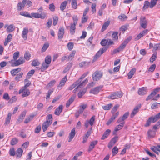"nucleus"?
<instances>
[{"label":"nucleus","mask_w":160,"mask_h":160,"mask_svg":"<svg viewBox=\"0 0 160 160\" xmlns=\"http://www.w3.org/2000/svg\"><path fill=\"white\" fill-rule=\"evenodd\" d=\"M26 0H23L22 2H18L17 5V9L19 11H21L22 8H24L26 4Z\"/></svg>","instance_id":"2eb2a0df"},{"label":"nucleus","mask_w":160,"mask_h":160,"mask_svg":"<svg viewBox=\"0 0 160 160\" xmlns=\"http://www.w3.org/2000/svg\"><path fill=\"white\" fill-rule=\"evenodd\" d=\"M64 29L63 28H59L58 34V38L59 39H61L63 38V36L64 33Z\"/></svg>","instance_id":"393cba45"},{"label":"nucleus","mask_w":160,"mask_h":160,"mask_svg":"<svg viewBox=\"0 0 160 160\" xmlns=\"http://www.w3.org/2000/svg\"><path fill=\"white\" fill-rule=\"evenodd\" d=\"M26 114V112H23L20 115L18 118L17 120V122H20L21 121V120L23 119L24 117H25Z\"/></svg>","instance_id":"4c0bfd02"},{"label":"nucleus","mask_w":160,"mask_h":160,"mask_svg":"<svg viewBox=\"0 0 160 160\" xmlns=\"http://www.w3.org/2000/svg\"><path fill=\"white\" fill-rule=\"evenodd\" d=\"M23 152V151L22 149L21 148H18L16 153V157L18 158L21 157L22 155Z\"/></svg>","instance_id":"c756f323"},{"label":"nucleus","mask_w":160,"mask_h":160,"mask_svg":"<svg viewBox=\"0 0 160 160\" xmlns=\"http://www.w3.org/2000/svg\"><path fill=\"white\" fill-rule=\"evenodd\" d=\"M88 107V105L87 104H83L80 105L79 107V111H78V113L79 114L82 113L84 111V110L85 109Z\"/></svg>","instance_id":"bb28decb"},{"label":"nucleus","mask_w":160,"mask_h":160,"mask_svg":"<svg viewBox=\"0 0 160 160\" xmlns=\"http://www.w3.org/2000/svg\"><path fill=\"white\" fill-rule=\"evenodd\" d=\"M11 116L12 114L11 112H9L6 118V120L5 124H9L10 123L11 119Z\"/></svg>","instance_id":"49530a36"},{"label":"nucleus","mask_w":160,"mask_h":160,"mask_svg":"<svg viewBox=\"0 0 160 160\" xmlns=\"http://www.w3.org/2000/svg\"><path fill=\"white\" fill-rule=\"evenodd\" d=\"M136 72V69L134 68H132L128 74V79H131Z\"/></svg>","instance_id":"c85d7f7f"},{"label":"nucleus","mask_w":160,"mask_h":160,"mask_svg":"<svg viewBox=\"0 0 160 160\" xmlns=\"http://www.w3.org/2000/svg\"><path fill=\"white\" fill-rule=\"evenodd\" d=\"M148 29H145L141 31L135 38V41H137L140 39L142 37L146 35L148 33Z\"/></svg>","instance_id":"4468645a"},{"label":"nucleus","mask_w":160,"mask_h":160,"mask_svg":"<svg viewBox=\"0 0 160 160\" xmlns=\"http://www.w3.org/2000/svg\"><path fill=\"white\" fill-rule=\"evenodd\" d=\"M20 15L24 16L25 17L29 18L31 17V16H30V14L28 12H24L22 11L21 12H20L19 13Z\"/></svg>","instance_id":"09e8293b"},{"label":"nucleus","mask_w":160,"mask_h":160,"mask_svg":"<svg viewBox=\"0 0 160 160\" xmlns=\"http://www.w3.org/2000/svg\"><path fill=\"white\" fill-rule=\"evenodd\" d=\"M95 115H93L90 118V120H86L84 122V126L86 128H88L89 125L91 126L93 125L95 123Z\"/></svg>","instance_id":"0eeeda50"},{"label":"nucleus","mask_w":160,"mask_h":160,"mask_svg":"<svg viewBox=\"0 0 160 160\" xmlns=\"http://www.w3.org/2000/svg\"><path fill=\"white\" fill-rule=\"evenodd\" d=\"M12 39V36L11 34H9L8 35L6 38L5 39V42H4V45L5 46H6L8 43L10 42Z\"/></svg>","instance_id":"a878e982"},{"label":"nucleus","mask_w":160,"mask_h":160,"mask_svg":"<svg viewBox=\"0 0 160 160\" xmlns=\"http://www.w3.org/2000/svg\"><path fill=\"white\" fill-rule=\"evenodd\" d=\"M75 97L74 96H72L67 101L66 103V107L68 108L69 107L70 105L74 101Z\"/></svg>","instance_id":"7c9ffc66"},{"label":"nucleus","mask_w":160,"mask_h":160,"mask_svg":"<svg viewBox=\"0 0 160 160\" xmlns=\"http://www.w3.org/2000/svg\"><path fill=\"white\" fill-rule=\"evenodd\" d=\"M110 132L111 130L110 129L107 130L102 135L101 138V139L102 140H104L105 138H106L109 135Z\"/></svg>","instance_id":"72a5a7b5"},{"label":"nucleus","mask_w":160,"mask_h":160,"mask_svg":"<svg viewBox=\"0 0 160 160\" xmlns=\"http://www.w3.org/2000/svg\"><path fill=\"white\" fill-rule=\"evenodd\" d=\"M151 149L157 154L158 155V146H152L151 147Z\"/></svg>","instance_id":"4d7b16f0"},{"label":"nucleus","mask_w":160,"mask_h":160,"mask_svg":"<svg viewBox=\"0 0 160 160\" xmlns=\"http://www.w3.org/2000/svg\"><path fill=\"white\" fill-rule=\"evenodd\" d=\"M67 4V1L63 2L61 4L60 6V10L63 11L65 8Z\"/></svg>","instance_id":"37998d69"},{"label":"nucleus","mask_w":160,"mask_h":160,"mask_svg":"<svg viewBox=\"0 0 160 160\" xmlns=\"http://www.w3.org/2000/svg\"><path fill=\"white\" fill-rule=\"evenodd\" d=\"M90 63V62L84 61L79 63V65L80 68L88 66Z\"/></svg>","instance_id":"ea45409f"},{"label":"nucleus","mask_w":160,"mask_h":160,"mask_svg":"<svg viewBox=\"0 0 160 160\" xmlns=\"http://www.w3.org/2000/svg\"><path fill=\"white\" fill-rule=\"evenodd\" d=\"M118 149L116 146L114 147L112 150V153L113 156H115L118 152Z\"/></svg>","instance_id":"13d9d810"},{"label":"nucleus","mask_w":160,"mask_h":160,"mask_svg":"<svg viewBox=\"0 0 160 160\" xmlns=\"http://www.w3.org/2000/svg\"><path fill=\"white\" fill-rule=\"evenodd\" d=\"M124 126V123H120L119 125H117L115 128L114 131L113 132V134L115 135L117 134V132L119 130L121 129Z\"/></svg>","instance_id":"412c9836"},{"label":"nucleus","mask_w":160,"mask_h":160,"mask_svg":"<svg viewBox=\"0 0 160 160\" xmlns=\"http://www.w3.org/2000/svg\"><path fill=\"white\" fill-rule=\"evenodd\" d=\"M98 142L97 141H93L90 143V145L89 147L88 151V152H91L94 148L95 146L98 143Z\"/></svg>","instance_id":"4be33fe9"},{"label":"nucleus","mask_w":160,"mask_h":160,"mask_svg":"<svg viewBox=\"0 0 160 160\" xmlns=\"http://www.w3.org/2000/svg\"><path fill=\"white\" fill-rule=\"evenodd\" d=\"M40 64V63L37 60H34L32 61L31 65L33 66H38Z\"/></svg>","instance_id":"052dcab7"},{"label":"nucleus","mask_w":160,"mask_h":160,"mask_svg":"<svg viewBox=\"0 0 160 160\" xmlns=\"http://www.w3.org/2000/svg\"><path fill=\"white\" fill-rule=\"evenodd\" d=\"M31 56V54L29 51H26L24 54V59L27 61H28L30 59Z\"/></svg>","instance_id":"f704fd0d"},{"label":"nucleus","mask_w":160,"mask_h":160,"mask_svg":"<svg viewBox=\"0 0 160 160\" xmlns=\"http://www.w3.org/2000/svg\"><path fill=\"white\" fill-rule=\"evenodd\" d=\"M74 47V43L73 42H70L67 44V47L69 51H71Z\"/></svg>","instance_id":"5fc2aeb1"},{"label":"nucleus","mask_w":160,"mask_h":160,"mask_svg":"<svg viewBox=\"0 0 160 160\" xmlns=\"http://www.w3.org/2000/svg\"><path fill=\"white\" fill-rule=\"evenodd\" d=\"M141 106H138L135 107L130 114V117L133 118L134 116L138 112L139 109L140 108Z\"/></svg>","instance_id":"dca6fc26"},{"label":"nucleus","mask_w":160,"mask_h":160,"mask_svg":"<svg viewBox=\"0 0 160 160\" xmlns=\"http://www.w3.org/2000/svg\"><path fill=\"white\" fill-rule=\"evenodd\" d=\"M93 39V37H90L87 40L86 42V44L87 45H90L92 43Z\"/></svg>","instance_id":"680f3d73"},{"label":"nucleus","mask_w":160,"mask_h":160,"mask_svg":"<svg viewBox=\"0 0 160 160\" xmlns=\"http://www.w3.org/2000/svg\"><path fill=\"white\" fill-rule=\"evenodd\" d=\"M35 72V70L33 69L29 71L27 74V78H29L32 76Z\"/></svg>","instance_id":"bf43d9fd"},{"label":"nucleus","mask_w":160,"mask_h":160,"mask_svg":"<svg viewBox=\"0 0 160 160\" xmlns=\"http://www.w3.org/2000/svg\"><path fill=\"white\" fill-rule=\"evenodd\" d=\"M18 141V140L16 138H13L12 139L10 142L11 145L13 146L16 144Z\"/></svg>","instance_id":"0e129e2a"},{"label":"nucleus","mask_w":160,"mask_h":160,"mask_svg":"<svg viewBox=\"0 0 160 160\" xmlns=\"http://www.w3.org/2000/svg\"><path fill=\"white\" fill-rule=\"evenodd\" d=\"M75 134V128H74L71 130V132L69 134L68 141L69 142H70L72 141V139L74 137Z\"/></svg>","instance_id":"a211bd4d"},{"label":"nucleus","mask_w":160,"mask_h":160,"mask_svg":"<svg viewBox=\"0 0 160 160\" xmlns=\"http://www.w3.org/2000/svg\"><path fill=\"white\" fill-rule=\"evenodd\" d=\"M49 65L44 62L42 63L41 67V70L42 72L46 70L49 66Z\"/></svg>","instance_id":"58836bf2"},{"label":"nucleus","mask_w":160,"mask_h":160,"mask_svg":"<svg viewBox=\"0 0 160 160\" xmlns=\"http://www.w3.org/2000/svg\"><path fill=\"white\" fill-rule=\"evenodd\" d=\"M127 18V17L124 14H121L118 16V19L121 20H124Z\"/></svg>","instance_id":"774afa93"},{"label":"nucleus","mask_w":160,"mask_h":160,"mask_svg":"<svg viewBox=\"0 0 160 160\" xmlns=\"http://www.w3.org/2000/svg\"><path fill=\"white\" fill-rule=\"evenodd\" d=\"M20 56V52L19 51L15 52L13 55V58L14 61L17 60Z\"/></svg>","instance_id":"864d4df0"},{"label":"nucleus","mask_w":160,"mask_h":160,"mask_svg":"<svg viewBox=\"0 0 160 160\" xmlns=\"http://www.w3.org/2000/svg\"><path fill=\"white\" fill-rule=\"evenodd\" d=\"M30 16H31V17H30V18H34L43 19L46 17V14L44 12L42 13L41 14L37 13H32L31 15H30Z\"/></svg>","instance_id":"1a4fd4ad"},{"label":"nucleus","mask_w":160,"mask_h":160,"mask_svg":"<svg viewBox=\"0 0 160 160\" xmlns=\"http://www.w3.org/2000/svg\"><path fill=\"white\" fill-rule=\"evenodd\" d=\"M118 32H113L112 35V40L114 41H118Z\"/></svg>","instance_id":"473e14b6"},{"label":"nucleus","mask_w":160,"mask_h":160,"mask_svg":"<svg viewBox=\"0 0 160 160\" xmlns=\"http://www.w3.org/2000/svg\"><path fill=\"white\" fill-rule=\"evenodd\" d=\"M123 96V93L121 92H116L112 93L109 95L108 98L109 99H118L120 98Z\"/></svg>","instance_id":"423d86ee"},{"label":"nucleus","mask_w":160,"mask_h":160,"mask_svg":"<svg viewBox=\"0 0 160 160\" xmlns=\"http://www.w3.org/2000/svg\"><path fill=\"white\" fill-rule=\"evenodd\" d=\"M34 115H30L29 117L27 118L24 122L25 123L27 124L34 117Z\"/></svg>","instance_id":"603ef678"},{"label":"nucleus","mask_w":160,"mask_h":160,"mask_svg":"<svg viewBox=\"0 0 160 160\" xmlns=\"http://www.w3.org/2000/svg\"><path fill=\"white\" fill-rule=\"evenodd\" d=\"M128 25H124L122 26L120 28V30L122 32H125L127 29L128 27Z\"/></svg>","instance_id":"69168bd1"},{"label":"nucleus","mask_w":160,"mask_h":160,"mask_svg":"<svg viewBox=\"0 0 160 160\" xmlns=\"http://www.w3.org/2000/svg\"><path fill=\"white\" fill-rule=\"evenodd\" d=\"M53 118L51 114L48 115L46 117V120L43 122L42 124V130L43 132L47 130L48 128L52 124Z\"/></svg>","instance_id":"f03ea898"},{"label":"nucleus","mask_w":160,"mask_h":160,"mask_svg":"<svg viewBox=\"0 0 160 160\" xmlns=\"http://www.w3.org/2000/svg\"><path fill=\"white\" fill-rule=\"evenodd\" d=\"M25 62V60L23 57H21L18 60L15 61L12 60L9 61L12 67L17 66L23 64Z\"/></svg>","instance_id":"20e7f679"},{"label":"nucleus","mask_w":160,"mask_h":160,"mask_svg":"<svg viewBox=\"0 0 160 160\" xmlns=\"http://www.w3.org/2000/svg\"><path fill=\"white\" fill-rule=\"evenodd\" d=\"M18 93L19 94L22 93V97H25L29 96L30 95V92L28 89L22 87L19 91Z\"/></svg>","instance_id":"6e6552de"},{"label":"nucleus","mask_w":160,"mask_h":160,"mask_svg":"<svg viewBox=\"0 0 160 160\" xmlns=\"http://www.w3.org/2000/svg\"><path fill=\"white\" fill-rule=\"evenodd\" d=\"M140 24L141 26L143 29H145L147 26V21L145 17H141L140 19Z\"/></svg>","instance_id":"ddd939ff"},{"label":"nucleus","mask_w":160,"mask_h":160,"mask_svg":"<svg viewBox=\"0 0 160 160\" xmlns=\"http://www.w3.org/2000/svg\"><path fill=\"white\" fill-rule=\"evenodd\" d=\"M157 57V53L156 52L154 53L150 59V62L151 63H152L155 61Z\"/></svg>","instance_id":"79ce46f5"},{"label":"nucleus","mask_w":160,"mask_h":160,"mask_svg":"<svg viewBox=\"0 0 160 160\" xmlns=\"http://www.w3.org/2000/svg\"><path fill=\"white\" fill-rule=\"evenodd\" d=\"M63 108V106L62 105H60L57 108L54 112V114L56 115L59 116L62 111Z\"/></svg>","instance_id":"f3484780"},{"label":"nucleus","mask_w":160,"mask_h":160,"mask_svg":"<svg viewBox=\"0 0 160 160\" xmlns=\"http://www.w3.org/2000/svg\"><path fill=\"white\" fill-rule=\"evenodd\" d=\"M103 88V86H100L95 87L92 89L90 91V93L94 94H97Z\"/></svg>","instance_id":"f8f14e48"},{"label":"nucleus","mask_w":160,"mask_h":160,"mask_svg":"<svg viewBox=\"0 0 160 160\" xmlns=\"http://www.w3.org/2000/svg\"><path fill=\"white\" fill-rule=\"evenodd\" d=\"M51 62V57L50 55L47 56L45 59V62L46 63L49 65Z\"/></svg>","instance_id":"de8ad7c7"},{"label":"nucleus","mask_w":160,"mask_h":160,"mask_svg":"<svg viewBox=\"0 0 160 160\" xmlns=\"http://www.w3.org/2000/svg\"><path fill=\"white\" fill-rule=\"evenodd\" d=\"M103 76V73L101 71H96L92 74L93 81H97L100 79Z\"/></svg>","instance_id":"39448f33"},{"label":"nucleus","mask_w":160,"mask_h":160,"mask_svg":"<svg viewBox=\"0 0 160 160\" xmlns=\"http://www.w3.org/2000/svg\"><path fill=\"white\" fill-rule=\"evenodd\" d=\"M76 24L71 23L70 26V32L71 34L73 35L75 32Z\"/></svg>","instance_id":"2f4dec72"},{"label":"nucleus","mask_w":160,"mask_h":160,"mask_svg":"<svg viewBox=\"0 0 160 160\" xmlns=\"http://www.w3.org/2000/svg\"><path fill=\"white\" fill-rule=\"evenodd\" d=\"M71 5L72 7L74 9H77V0H72L71 2Z\"/></svg>","instance_id":"6e6d98bb"},{"label":"nucleus","mask_w":160,"mask_h":160,"mask_svg":"<svg viewBox=\"0 0 160 160\" xmlns=\"http://www.w3.org/2000/svg\"><path fill=\"white\" fill-rule=\"evenodd\" d=\"M126 45L123 42L119 47L118 49H115V52H118L119 51L122 50L123 49L125 48Z\"/></svg>","instance_id":"a19ab883"},{"label":"nucleus","mask_w":160,"mask_h":160,"mask_svg":"<svg viewBox=\"0 0 160 160\" xmlns=\"http://www.w3.org/2000/svg\"><path fill=\"white\" fill-rule=\"evenodd\" d=\"M147 90L146 87L140 88L138 91V93L140 95H143L147 93Z\"/></svg>","instance_id":"aec40b11"},{"label":"nucleus","mask_w":160,"mask_h":160,"mask_svg":"<svg viewBox=\"0 0 160 160\" xmlns=\"http://www.w3.org/2000/svg\"><path fill=\"white\" fill-rule=\"evenodd\" d=\"M160 118V112L153 117H150L147 120L146 123L145 124V127L149 126L151 122H155Z\"/></svg>","instance_id":"7ed1b4c3"},{"label":"nucleus","mask_w":160,"mask_h":160,"mask_svg":"<svg viewBox=\"0 0 160 160\" xmlns=\"http://www.w3.org/2000/svg\"><path fill=\"white\" fill-rule=\"evenodd\" d=\"M10 155L11 156H14L16 155L15 149L14 148H11L9 151Z\"/></svg>","instance_id":"e2e57ef3"},{"label":"nucleus","mask_w":160,"mask_h":160,"mask_svg":"<svg viewBox=\"0 0 160 160\" xmlns=\"http://www.w3.org/2000/svg\"><path fill=\"white\" fill-rule=\"evenodd\" d=\"M4 27L5 28L7 27L6 31L8 32H12L15 30V28L13 24H10L8 26L6 24L5 25Z\"/></svg>","instance_id":"b1692460"},{"label":"nucleus","mask_w":160,"mask_h":160,"mask_svg":"<svg viewBox=\"0 0 160 160\" xmlns=\"http://www.w3.org/2000/svg\"><path fill=\"white\" fill-rule=\"evenodd\" d=\"M28 32V29L27 28H23L22 31V35L23 39L26 40L27 39V35Z\"/></svg>","instance_id":"5701e85b"},{"label":"nucleus","mask_w":160,"mask_h":160,"mask_svg":"<svg viewBox=\"0 0 160 160\" xmlns=\"http://www.w3.org/2000/svg\"><path fill=\"white\" fill-rule=\"evenodd\" d=\"M21 70L20 68L12 69L11 71V73L13 76H15L18 72Z\"/></svg>","instance_id":"e433bc0d"},{"label":"nucleus","mask_w":160,"mask_h":160,"mask_svg":"<svg viewBox=\"0 0 160 160\" xmlns=\"http://www.w3.org/2000/svg\"><path fill=\"white\" fill-rule=\"evenodd\" d=\"M88 82L87 79H85L84 81L80 83L79 80H77L73 84L70 86L68 88V90H72L76 87L74 89L73 91V92L75 93L76 92L79 88H80L81 86H84L85 84Z\"/></svg>","instance_id":"f257e3e1"},{"label":"nucleus","mask_w":160,"mask_h":160,"mask_svg":"<svg viewBox=\"0 0 160 160\" xmlns=\"http://www.w3.org/2000/svg\"><path fill=\"white\" fill-rule=\"evenodd\" d=\"M76 51L75 50H74L72 51V52L69 54V56L68 58V60H72L74 56L76 53Z\"/></svg>","instance_id":"a18cd8bd"},{"label":"nucleus","mask_w":160,"mask_h":160,"mask_svg":"<svg viewBox=\"0 0 160 160\" xmlns=\"http://www.w3.org/2000/svg\"><path fill=\"white\" fill-rule=\"evenodd\" d=\"M160 90V88L157 87L151 93L147 98L146 100H148L152 98Z\"/></svg>","instance_id":"9d476101"},{"label":"nucleus","mask_w":160,"mask_h":160,"mask_svg":"<svg viewBox=\"0 0 160 160\" xmlns=\"http://www.w3.org/2000/svg\"><path fill=\"white\" fill-rule=\"evenodd\" d=\"M107 49V48L105 47L103 48L102 49H100L94 56V59L95 60L97 59L102 54L106 51Z\"/></svg>","instance_id":"9b49d317"},{"label":"nucleus","mask_w":160,"mask_h":160,"mask_svg":"<svg viewBox=\"0 0 160 160\" xmlns=\"http://www.w3.org/2000/svg\"><path fill=\"white\" fill-rule=\"evenodd\" d=\"M158 0H151L150 2V8H152L154 7L157 4Z\"/></svg>","instance_id":"8fccbe9b"},{"label":"nucleus","mask_w":160,"mask_h":160,"mask_svg":"<svg viewBox=\"0 0 160 160\" xmlns=\"http://www.w3.org/2000/svg\"><path fill=\"white\" fill-rule=\"evenodd\" d=\"M148 137L149 138H153L155 135V132L151 130H149L148 132Z\"/></svg>","instance_id":"c9c22d12"},{"label":"nucleus","mask_w":160,"mask_h":160,"mask_svg":"<svg viewBox=\"0 0 160 160\" xmlns=\"http://www.w3.org/2000/svg\"><path fill=\"white\" fill-rule=\"evenodd\" d=\"M49 46V44L48 43H45L42 46L41 51L42 52H45Z\"/></svg>","instance_id":"3c124183"},{"label":"nucleus","mask_w":160,"mask_h":160,"mask_svg":"<svg viewBox=\"0 0 160 160\" xmlns=\"http://www.w3.org/2000/svg\"><path fill=\"white\" fill-rule=\"evenodd\" d=\"M150 2L148 1H146L144 2V4L143 7L144 9H147L149 7H150Z\"/></svg>","instance_id":"338daca9"},{"label":"nucleus","mask_w":160,"mask_h":160,"mask_svg":"<svg viewBox=\"0 0 160 160\" xmlns=\"http://www.w3.org/2000/svg\"><path fill=\"white\" fill-rule=\"evenodd\" d=\"M110 22L109 21H107L104 22L101 29V32H102L105 31L110 25Z\"/></svg>","instance_id":"cd10ccee"},{"label":"nucleus","mask_w":160,"mask_h":160,"mask_svg":"<svg viewBox=\"0 0 160 160\" xmlns=\"http://www.w3.org/2000/svg\"><path fill=\"white\" fill-rule=\"evenodd\" d=\"M112 105L111 103L108 104L106 105L103 106L102 108L103 109L105 110H109L112 107Z\"/></svg>","instance_id":"c03bdc74"},{"label":"nucleus","mask_w":160,"mask_h":160,"mask_svg":"<svg viewBox=\"0 0 160 160\" xmlns=\"http://www.w3.org/2000/svg\"><path fill=\"white\" fill-rule=\"evenodd\" d=\"M67 76L66 75L60 81L59 84L58 86V89H61V87L64 86L67 81Z\"/></svg>","instance_id":"6ab92c4d"}]
</instances>
